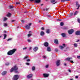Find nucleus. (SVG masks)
<instances>
[{
	"instance_id": "obj_1",
	"label": "nucleus",
	"mask_w": 80,
	"mask_h": 80,
	"mask_svg": "<svg viewBox=\"0 0 80 80\" xmlns=\"http://www.w3.org/2000/svg\"><path fill=\"white\" fill-rule=\"evenodd\" d=\"M18 70V68L17 67V66L15 65L14 66L13 68H12L11 69L10 72H13V71H15V73H17L18 71H17Z\"/></svg>"
},
{
	"instance_id": "obj_2",
	"label": "nucleus",
	"mask_w": 80,
	"mask_h": 80,
	"mask_svg": "<svg viewBox=\"0 0 80 80\" xmlns=\"http://www.w3.org/2000/svg\"><path fill=\"white\" fill-rule=\"evenodd\" d=\"M15 51H16V49H14L12 50H10V51H9L8 53V54L9 55H12L13 53H14L15 52Z\"/></svg>"
},
{
	"instance_id": "obj_3",
	"label": "nucleus",
	"mask_w": 80,
	"mask_h": 80,
	"mask_svg": "<svg viewBox=\"0 0 80 80\" xmlns=\"http://www.w3.org/2000/svg\"><path fill=\"white\" fill-rule=\"evenodd\" d=\"M65 60H67V61L70 62L71 63H74V62H73V59L72 58H68L65 59Z\"/></svg>"
},
{
	"instance_id": "obj_4",
	"label": "nucleus",
	"mask_w": 80,
	"mask_h": 80,
	"mask_svg": "<svg viewBox=\"0 0 80 80\" xmlns=\"http://www.w3.org/2000/svg\"><path fill=\"white\" fill-rule=\"evenodd\" d=\"M73 32H74L73 29H71L68 31V33L69 34V35H70L71 34H72V33H73Z\"/></svg>"
},
{
	"instance_id": "obj_5",
	"label": "nucleus",
	"mask_w": 80,
	"mask_h": 80,
	"mask_svg": "<svg viewBox=\"0 0 80 80\" xmlns=\"http://www.w3.org/2000/svg\"><path fill=\"white\" fill-rule=\"evenodd\" d=\"M18 78V75H15L13 78V80H17Z\"/></svg>"
},
{
	"instance_id": "obj_6",
	"label": "nucleus",
	"mask_w": 80,
	"mask_h": 80,
	"mask_svg": "<svg viewBox=\"0 0 80 80\" xmlns=\"http://www.w3.org/2000/svg\"><path fill=\"white\" fill-rule=\"evenodd\" d=\"M62 45L63 46H59V48L61 50H62V49H63L64 47H65V44H63Z\"/></svg>"
},
{
	"instance_id": "obj_7",
	"label": "nucleus",
	"mask_w": 80,
	"mask_h": 80,
	"mask_svg": "<svg viewBox=\"0 0 80 80\" xmlns=\"http://www.w3.org/2000/svg\"><path fill=\"white\" fill-rule=\"evenodd\" d=\"M31 25H32V23H29V26L28 25H27L25 27L26 28H27V29H29L30 28V26H31Z\"/></svg>"
},
{
	"instance_id": "obj_8",
	"label": "nucleus",
	"mask_w": 80,
	"mask_h": 80,
	"mask_svg": "<svg viewBox=\"0 0 80 80\" xmlns=\"http://www.w3.org/2000/svg\"><path fill=\"white\" fill-rule=\"evenodd\" d=\"M33 76V75L32 74H30L28 75L27 76V78H31Z\"/></svg>"
},
{
	"instance_id": "obj_9",
	"label": "nucleus",
	"mask_w": 80,
	"mask_h": 80,
	"mask_svg": "<svg viewBox=\"0 0 80 80\" xmlns=\"http://www.w3.org/2000/svg\"><path fill=\"white\" fill-rule=\"evenodd\" d=\"M43 75L44 77L46 78L47 77H48L49 76V74L46 73H44L43 74Z\"/></svg>"
},
{
	"instance_id": "obj_10",
	"label": "nucleus",
	"mask_w": 80,
	"mask_h": 80,
	"mask_svg": "<svg viewBox=\"0 0 80 80\" xmlns=\"http://www.w3.org/2000/svg\"><path fill=\"white\" fill-rule=\"evenodd\" d=\"M60 60H58L56 62V65L57 66H59L60 65Z\"/></svg>"
},
{
	"instance_id": "obj_11",
	"label": "nucleus",
	"mask_w": 80,
	"mask_h": 80,
	"mask_svg": "<svg viewBox=\"0 0 80 80\" xmlns=\"http://www.w3.org/2000/svg\"><path fill=\"white\" fill-rule=\"evenodd\" d=\"M51 2L52 4H55V3H56L57 2L54 0H51Z\"/></svg>"
},
{
	"instance_id": "obj_12",
	"label": "nucleus",
	"mask_w": 80,
	"mask_h": 80,
	"mask_svg": "<svg viewBox=\"0 0 80 80\" xmlns=\"http://www.w3.org/2000/svg\"><path fill=\"white\" fill-rule=\"evenodd\" d=\"M54 43H55L57 45H58V40L57 39L54 40Z\"/></svg>"
},
{
	"instance_id": "obj_13",
	"label": "nucleus",
	"mask_w": 80,
	"mask_h": 80,
	"mask_svg": "<svg viewBox=\"0 0 80 80\" xmlns=\"http://www.w3.org/2000/svg\"><path fill=\"white\" fill-rule=\"evenodd\" d=\"M44 45L45 46V47H48V42H45L44 43Z\"/></svg>"
},
{
	"instance_id": "obj_14",
	"label": "nucleus",
	"mask_w": 80,
	"mask_h": 80,
	"mask_svg": "<svg viewBox=\"0 0 80 80\" xmlns=\"http://www.w3.org/2000/svg\"><path fill=\"white\" fill-rule=\"evenodd\" d=\"M76 34L77 35H80V31H78L76 32Z\"/></svg>"
},
{
	"instance_id": "obj_15",
	"label": "nucleus",
	"mask_w": 80,
	"mask_h": 80,
	"mask_svg": "<svg viewBox=\"0 0 80 80\" xmlns=\"http://www.w3.org/2000/svg\"><path fill=\"white\" fill-rule=\"evenodd\" d=\"M38 50V47H35L33 49V51L34 52H37V51Z\"/></svg>"
},
{
	"instance_id": "obj_16",
	"label": "nucleus",
	"mask_w": 80,
	"mask_h": 80,
	"mask_svg": "<svg viewBox=\"0 0 80 80\" xmlns=\"http://www.w3.org/2000/svg\"><path fill=\"white\" fill-rule=\"evenodd\" d=\"M47 50L48 51V52H50L51 51V49L50 48V47H48L47 48Z\"/></svg>"
},
{
	"instance_id": "obj_17",
	"label": "nucleus",
	"mask_w": 80,
	"mask_h": 80,
	"mask_svg": "<svg viewBox=\"0 0 80 80\" xmlns=\"http://www.w3.org/2000/svg\"><path fill=\"white\" fill-rule=\"evenodd\" d=\"M61 35L62 37H65L66 35V34L65 33H62L61 34Z\"/></svg>"
},
{
	"instance_id": "obj_18",
	"label": "nucleus",
	"mask_w": 80,
	"mask_h": 80,
	"mask_svg": "<svg viewBox=\"0 0 80 80\" xmlns=\"http://www.w3.org/2000/svg\"><path fill=\"white\" fill-rule=\"evenodd\" d=\"M6 73H7V71H4L2 73V75H6Z\"/></svg>"
},
{
	"instance_id": "obj_19",
	"label": "nucleus",
	"mask_w": 80,
	"mask_h": 80,
	"mask_svg": "<svg viewBox=\"0 0 80 80\" xmlns=\"http://www.w3.org/2000/svg\"><path fill=\"white\" fill-rule=\"evenodd\" d=\"M40 0H35V2L37 3H38L40 2Z\"/></svg>"
},
{
	"instance_id": "obj_20",
	"label": "nucleus",
	"mask_w": 80,
	"mask_h": 80,
	"mask_svg": "<svg viewBox=\"0 0 80 80\" xmlns=\"http://www.w3.org/2000/svg\"><path fill=\"white\" fill-rule=\"evenodd\" d=\"M45 34V33H44V32L43 31H41L40 33V35H41V36H43Z\"/></svg>"
},
{
	"instance_id": "obj_21",
	"label": "nucleus",
	"mask_w": 80,
	"mask_h": 80,
	"mask_svg": "<svg viewBox=\"0 0 80 80\" xmlns=\"http://www.w3.org/2000/svg\"><path fill=\"white\" fill-rule=\"evenodd\" d=\"M76 5L77 7H78V8H77V9H78L80 7V5L78 4V2L76 3Z\"/></svg>"
},
{
	"instance_id": "obj_22",
	"label": "nucleus",
	"mask_w": 80,
	"mask_h": 80,
	"mask_svg": "<svg viewBox=\"0 0 80 80\" xmlns=\"http://www.w3.org/2000/svg\"><path fill=\"white\" fill-rule=\"evenodd\" d=\"M11 15H12V14L10 13H8L7 15V16L9 17H11Z\"/></svg>"
},
{
	"instance_id": "obj_23",
	"label": "nucleus",
	"mask_w": 80,
	"mask_h": 80,
	"mask_svg": "<svg viewBox=\"0 0 80 80\" xmlns=\"http://www.w3.org/2000/svg\"><path fill=\"white\" fill-rule=\"evenodd\" d=\"M28 58H29L28 56H25L23 59V60H26V59Z\"/></svg>"
},
{
	"instance_id": "obj_24",
	"label": "nucleus",
	"mask_w": 80,
	"mask_h": 80,
	"mask_svg": "<svg viewBox=\"0 0 80 80\" xmlns=\"http://www.w3.org/2000/svg\"><path fill=\"white\" fill-rule=\"evenodd\" d=\"M77 46H78V45H77V44L75 43L74 44V47H75L77 48Z\"/></svg>"
},
{
	"instance_id": "obj_25",
	"label": "nucleus",
	"mask_w": 80,
	"mask_h": 80,
	"mask_svg": "<svg viewBox=\"0 0 80 80\" xmlns=\"http://www.w3.org/2000/svg\"><path fill=\"white\" fill-rule=\"evenodd\" d=\"M77 13H78V12L76 11L74 13V16L77 15Z\"/></svg>"
},
{
	"instance_id": "obj_26",
	"label": "nucleus",
	"mask_w": 80,
	"mask_h": 80,
	"mask_svg": "<svg viewBox=\"0 0 80 80\" xmlns=\"http://www.w3.org/2000/svg\"><path fill=\"white\" fill-rule=\"evenodd\" d=\"M46 33H50V30L48 29H47V31H46Z\"/></svg>"
},
{
	"instance_id": "obj_27",
	"label": "nucleus",
	"mask_w": 80,
	"mask_h": 80,
	"mask_svg": "<svg viewBox=\"0 0 80 80\" xmlns=\"http://www.w3.org/2000/svg\"><path fill=\"white\" fill-rule=\"evenodd\" d=\"M6 37H7V35L5 34H4V38H3L4 40V39H5V38H6Z\"/></svg>"
},
{
	"instance_id": "obj_28",
	"label": "nucleus",
	"mask_w": 80,
	"mask_h": 80,
	"mask_svg": "<svg viewBox=\"0 0 80 80\" xmlns=\"http://www.w3.org/2000/svg\"><path fill=\"white\" fill-rule=\"evenodd\" d=\"M35 70V67H33L32 68V71H34Z\"/></svg>"
},
{
	"instance_id": "obj_29",
	"label": "nucleus",
	"mask_w": 80,
	"mask_h": 80,
	"mask_svg": "<svg viewBox=\"0 0 80 80\" xmlns=\"http://www.w3.org/2000/svg\"><path fill=\"white\" fill-rule=\"evenodd\" d=\"M54 51L55 52H58V48L55 49Z\"/></svg>"
},
{
	"instance_id": "obj_30",
	"label": "nucleus",
	"mask_w": 80,
	"mask_h": 80,
	"mask_svg": "<svg viewBox=\"0 0 80 80\" xmlns=\"http://www.w3.org/2000/svg\"><path fill=\"white\" fill-rule=\"evenodd\" d=\"M77 20H78V23H80V18H78Z\"/></svg>"
},
{
	"instance_id": "obj_31",
	"label": "nucleus",
	"mask_w": 80,
	"mask_h": 80,
	"mask_svg": "<svg viewBox=\"0 0 80 80\" xmlns=\"http://www.w3.org/2000/svg\"><path fill=\"white\" fill-rule=\"evenodd\" d=\"M61 26H63V22H61L60 23Z\"/></svg>"
},
{
	"instance_id": "obj_32",
	"label": "nucleus",
	"mask_w": 80,
	"mask_h": 80,
	"mask_svg": "<svg viewBox=\"0 0 80 80\" xmlns=\"http://www.w3.org/2000/svg\"><path fill=\"white\" fill-rule=\"evenodd\" d=\"M7 20V18H5V17H4V20L3 21H6V20Z\"/></svg>"
},
{
	"instance_id": "obj_33",
	"label": "nucleus",
	"mask_w": 80,
	"mask_h": 80,
	"mask_svg": "<svg viewBox=\"0 0 80 80\" xmlns=\"http://www.w3.org/2000/svg\"><path fill=\"white\" fill-rule=\"evenodd\" d=\"M4 27H7V24L6 23H4Z\"/></svg>"
},
{
	"instance_id": "obj_34",
	"label": "nucleus",
	"mask_w": 80,
	"mask_h": 80,
	"mask_svg": "<svg viewBox=\"0 0 80 80\" xmlns=\"http://www.w3.org/2000/svg\"><path fill=\"white\" fill-rule=\"evenodd\" d=\"M9 62H6L5 64L6 65H9Z\"/></svg>"
},
{
	"instance_id": "obj_35",
	"label": "nucleus",
	"mask_w": 80,
	"mask_h": 80,
	"mask_svg": "<svg viewBox=\"0 0 80 80\" xmlns=\"http://www.w3.org/2000/svg\"><path fill=\"white\" fill-rule=\"evenodd\" d=\"M72 15H73V13H70L69 15L70 17H71V16H72Z\"/></svg>"
},
{
	"instance_id": "obj_36",
	"label": "nucleus",
	"mask_w": 80,
	"mask_h": 80,
	"mask_svg": "<svg viewBox=\"0 0 80 80\" xmlns=\"http://www.w3.org/2000/svg\"><path fill=\"white\" fill-rule=\"evenodd\" d=\"M12 40V38H10L7 40V41H10V40Z\"/></svg>"
},
{
	"instance_id": "obj_37",
	"label": "nucleus",
	"mask_w": 80,
	"mask_h": 80,
	"mask_svg": "<svg viewBox=\"0 0 80 80\" xmlns=\"http://www.w3.org/2000/svg\"><path fill=\"white\" fill-rule=\"evenodd\" d=\"M65 1H69V0H61V2H65Z\"/></svg>"
},
{
	"instance_id": "obj_38",
	"label": "nucleus",
	"mask_w": 80,
	"mask_h": 80,
	"mask_svg": "<svg viewBox=\"0 0 80 80\" xmlns=\"http://www.w3.org/2000/svg\"><path fill=\"white\" fill-rule=\"evenodd\" d=\"M63 29L64 30H66V29H67V28L66 27H64L63 28Z\"/></svg>"
},
{
	"instance_id": "obj_39",
	"label": "nucleus",
	"mask_w": 80,
	"mask_h": 80,
	"mask_svg": "<svg viewBox=\"0 0 80 80\" xmlns=\"http://www.w3.org/2000/svg\"><path fill=\"white\" fill-rule=\"evenodd\" d=\"M13 6H9V8H13Z\"/></svg>"
},
{
	"instance_id": "obj_40",
	"label": "nucleus",
	"mask_w": 80,
	"mask_h": 80,
	"mask_svg": "<svg viewBox=\"0 0 80 80\" xmlns=\"http://www.w3.org/2000/svg\"><path fill=\"white\" fill-rule=\"evenodd\" d=\"M28 42H32V41L30 39H28Z\"/></svg>"
},
{
	"instance_id": "obj_41",
	"label": "nucleus",
	"mask_w": 80,
	"mask_h": 80,
	"mask_svg": "<svg viewBox=\"0 0 80 80\" xmlns=\"http://www.w3.org/2000/svg\"><path fill=\"white\" fill-rule=\"evenodd\" d=\"M31 35H32V34H29L28 35V37H30V36H31Z\"/></svg>"
},
{
	"instance_id": "obj_42",
	"label": "nucleus",
	"mask_w": 80,
	"mask_h": 80,
	"mask_svg": "<svg viewBox=\"0 0 80 80\" xmlns=\"http://www.w3.org/2000/svg\"><path fill=\"white\" fill-rule=\"evenodd\" d=\"M77 58H78V59H80V56H77Z\"/></svg>"
},
{
	"instance_id": "obj_43",
	"label": "nucleus",
	"mask_w": 80,
	"mask_h": 80,
	"mask_svg": "<svg viewBox=\"0 0 80 80\" xmlns=\"http://www.w3.org/2000/svg\"><path fill=\"white\" fill-rule=\"evenodd\" d=\"M45 67L46 68H48V65H47L46 66H45Z\"/></svg>"
},
{
	"instance_id": "obj_44",
	"label": "nucleus",
	"mask_w": 80,
	"mask_h": 80,
	"mask_svg": "<svg viewBox=\"0 0 80 80\" xmlns=\"http://www.w3.org/2000/svg\"><path fill=\"white\" fill-rule=\"evenodd\" d=\"M27 62H30V60L29 59H27L26 60Z\"/></svg>"
},
{
	"instance_id": "obj_45",
	"label": "nucleus",
	"mask_w": 80,
	"mask_h": 80,
	"mask_svg": "<svg viewBox=\"0 0 80 80\" xmlns=\"http://www.w3.org/2000/svg\"><path fill=\"white\" fill-rule=\"evenodd\" d=\"M68 71H69V72H70V73H71V70H70L68 69Z\"/></svg>"
},
{
	"instance_id": "obj_46",
	"label": "nucleus",
	"mask_w": 80,
	"mask_h": 80,
	"mask_svg": "<svg viewBox=\"0 0 80 80\" xmlns=\"http://www.w3.org/2000/svg\"><path fill=\"white\" fill-rule=\"evenodd\" d=\"M26 64L27 65H29V63H26Z\"/></svg>"
},
{
	"instance_id": "obj_47",
	"label": "nucleus",
	"mask_w": 80,
	"mask_h": 80,
	"mask_svg": "<svg viewBox=\"0 0 80 80\" xmlns=\"http://www.w3.org/2000/svg\"><path fill=\"white\" fill-rule=\"evenodd\" d=\"M29 50H32V47H30L29 48Z\"/></svg>"
},
{
	"instance_id": "obj_48",
	"label": "nucleus",
	"mask_w": 80,
	"mask_h": 80,
	"mask_svg": "<svg viewBox=\"0 0 80 80\" xmlns=\"http://www.w3.org/2000/svg\"><path fill=\"white\" fill-rule=\"evenodd\" d=\"M27 49V48H23V50H26Z\"/></svg>"
},
{
	"instance_id": "obj_49",
	"label": "nucleus",
	"mask_w": 80,
	"mask_h": 80,
	"mask_svg": "<svg viewBox=\"0 0 80 80\" xmlns=\"http://www.w3.org/2000/svg\"><path fill=\"white\" fill-rule=\"evenodd\" d=\"M43 58H46V56H43Z\"/></svg>"
},
{
	"instance_id": "obj_50",
	"label": "nucleus",
	"mask_w": 80,
	"mask_h": 80,
	"mask_svg": "<svg viewBox=\"0 0 80 80\" xmlns=\"http://www.w3.org/2000/svg\"><path fill=\"white\" fill-rule=\"evenodd\" d=\"M57 20H58V21H61L62 20L61 19H58Z\"/></svg>"
},
{
	"instance_id": "obj_51",
	"label": "nucleus",
	"mask_w": 80,
	"mask_h": 80,
	"mask_svg": "<svg viewBox=\"0 0 80 80\" xmlns=\"http://www.w3.org/2000/svg\"><path fill=\"white\" fill-rule=\"evenodd\" d=\"M47 16L48 17H49V18L50 17V15H47Z\"/></svg>"
},
{
	"instance_id": "obj_52",
	"label": "nucleus",
	"mask_w": 80,
	"mask_h": 80,
	"mask_svg": "<svg viewBox=\"0 0 80 80\" xmlns=\"http://www.w3.org/2000/svg\"><path fill=\"white\" fill-rule=\"evenodd\" d=\"M78 77L77 76H75L76 78H78Z\"/></svg>"
},
{
	"instance_id": "obj_53",
	"label": "nucleus",
	"mask_w": 80,
	"mask_h": 80,
	"mask_svg": "<svg viewBox=\"0 0 80 80\" xmlns=\"http://www.w3.org/2000/svg\"><path fill=\"white\" fill-rule=\"evenodd\" d=\"M43 11H46V9H43Z\"/></svg>"
},
{
	"instance_id": "obj_54",
	"label": "nucleus",
	"mask_w": 80,
	"mask_h": 80,
	"mask_svg": "<svg viewBox=\"0 0 80 80\" xmlns=\"http://www.w3.org/2000/svg\"><path fill=\"white\" fill-rule=\"evenodd\" d=\"M18 4H20V2H16V4L18 5Z\"/></svg>"
},
{
	"instance_id": "obj_55",
	"label": "nucleus",
	"mask_w": 80,
	"mask_h": 80,
	"mask_svg": "<svg viewBox=\"0 0 80 80\" xmlns=\"http://www.w3.org/2000/svg\"><path fill=\"white\" fill-rule=\"evenodd\" d=\"M31 2H33L34 0H29Z\"/></svg>"
},
{
	"instance_id": "obj_56",
	"label": "nucleus",
	"mask_w": 80,
	"mask_h": 80,
	"mask_svg": "<svg viewBox=\"0 0 80 80\" xmlns=\"http://www.w3.org/2000/svg\"><path fill=\"white\" fill-rule=\"evenodd\" d=\"M42 30H44V28L43 27H42Z\"/></svg>"
},
{
	"instance_id": "obj_57",
	"label": "nucleus",
	"mask_w": 80,
	"mask_h": 80,
	"mask_svg": "<svg viewBox=\"0 0 80 80\" xmlns=\"http://www.w3.org/2000/svg\"><path fill=\"white\" fill-rule=\"evenodd\" d=\"M48 10V9L46 8V11H47Z\"/></svg>"
},
{
	"instance_id": "obj_58",
	"label": "nucleus",
	"mask_w": 80,
	"mask_h": 80,
	"mask_svg": "<svg viewBox=\"0 0 80 80\" xmlns=\"http://www.w3.org/2000/svg\"><path fill=\"white\" fill-rule=\"evenodd\" d=\"M15 20H12V21H11V22H15Z\"/></svg>"
},
{
	"instance_id": "obj_59",
	"label": "nucleus",
	"mask_w": 80,
	"mask_h": 80,
	"mask_svg": "<svg viewBox=\"0 0 80 80\" xmlns=\"http://www.w3.org/2000/svg\"><path fill=\"white\" fill-rule=\"evenodd\" d=\"M4 33H7V32L6 31H4Z\"/></svg>"
},
{
	"instance_id": "obj_60",
	"label": "nucleus",
	"mask_w": 80,
	"mask_h": 80,
	"mask_svg": "<svg viewBox=\"0 0 80 80\" xmlns=\"http://www.w3.org/2000/svg\"><path fill=\"white\" fill-rule=\"evenodd\" d=\"M64 65L65 66H66V65H67V64H66V63H64Z\"/></svg>"
},
{
	"instance_id": "obj_61",
	"label": "nucleus",
	"mask_w": 80,
	"mask_h": 80,
	"mask_svg": "<svg viewBox=\"0 0 80 80\" xmlns=\"http://www.w3.org/2000/svg\"><path fill=\"white\" fill-rule=\"evenodd\" d=\"M79 41H80V40H78L77 41V42H79Z\"/></svg>"
},
{
	"instance_id": "obj_62",
	"label": "nucleus",
	"mask_w": 80,
	"mask_h": 80,
	"mask_svg": "<svg viewBox=\"0 0 80 80\" xmlns=\"http://www.w3.org/2000/svg\"><path fill=\"white\" fill-rule=\"evenodd\" d=\"M22 22H23L24 21L23 20H22Z\"/></svg>"
},
{
	"instance_id": "obj_63",
	"label": "nucleus",
	"mask_w": 80,
	"mask_h": 80,
	"mask_svg": "<svg viewBox=\"0 0 80 80\" xmlns=\"http://www.w3.org/2000/svg\"><path fill=\"white\" fill-rule=\"evenodd\" d=\"M29 33H31V31H29Z\"/></svg>"
},
{
	"instance_id": "obj_64",
	"label": "nucleus",
	"mask_w": 80,
	"mask_h": 80,
	"mask_svg": "<svg viewBox=\"0 0 80 80\" xmlns=\"http://www.w3.org/2000/svg\"><path fill=\"white\" fill-rule=\"evenodd\" d=\"M43 5V4H41V6H42V5Z\"/></svg>"
}]
</instances>
